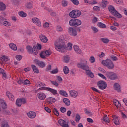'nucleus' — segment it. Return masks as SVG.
Returning <instances> with one entry per match:
<instances>
[{
	"label": "nucleus",
	"mask_w": 127,
	"mask_h": 127,
	"mask_svg": "<svg viewBox=\"0 0 127 127\" xmlns=\"http://www.w3.org/2000/svg\"><path fill=\"white\" fill-rule=\"evenodd\" d=\"M56 50L64 53L66 51V45H65V42L62 38L59 39L58 41H57L55 43Z\"/></svg>",
	"instance_id": "obj_1"
},
{
	"label": "nucleus",
	"mask_w": 127,
	"mask_h": 127,
	"mask_svg": "<svg viewBox=\"0 0 127 127\" xmlns=\"http://www.w3.org/2000/svg\"><path fill=\"white\" fill-rule=\"evenodd\" d=\"M77 66L78 68H80V69H82V70H85L86 73V74L90 77V78H93L94 77V73L91 71L89 69V66L87 64L83 63H78L77 64Z\"/></svg>",
	"instance_id": "obj_2"
},
{
	"label": "nucleus",
	"mask_w": 127,
	"mask_h": 127,
	"mask_svg": "<svg viewBox=\"0 0 127 127\" xmlns=\"http://www.w3.org/2000/svg\"><path fill=\"white\" fill-rule=\"evenodd\" d=\"M102 64L104 65V66H106L107 67L108 69H112L115 68V65L114 64V63L110 59H107L105 61H103L102 62Z\"/></svg>",
	"instance_id": "obj_3"
},
{
	"label": "nucleus",
	"mask_w": 127,
	"mask_h": 127,
	"mask_svg": "<svg viewBox=\"0 0 127 127\" xmlns=\"http://www.w3.org/2000/svg\"><path fill=\"white\" fill-rule=\"evenodd\" d=\"M69 24L70 26L77 27V26H79V25H81V24H82V21L75 18H72L69 20Z\"/></svg>",
	"instance_id": "obj_4"
},
{
	"label": "nucleus",
	"mask_w": 127,
	"mask_h": 127,
	"mask_svg": "<svg viewBox=\"0 0 127 127\" xmlns=\"http://www.w3.org/2000/svg\"><path fill=\"white\" fill-rule=\"evenodd\" d=\"M108 10L117 18H122V15L116 10L115 7L113 6V5H110L108 7Z\"/></svg>",
	"instance_id": "obj_5"
},
{
	"label": "nucleus",
	"mask_w": 127,
	"mask_h": 127,
	"mask_svg": "<svg viewBox=\"0 0 127 127\" xmlns=\"http://www.w3.org/2000/svg\"><path fill=\"white\" fill-rule=\"evenodd\" d=\"M69 15L72 18H77L81 15V11L77 9L72 10L69 12Z\"/></svg>",
	"instance_id": "obj_6"
},
{
	"label": "nucleus",
	"mask_w": 127,
	"mask_h": 127,
	"mask_svg": "<svg viewBox=\"0 0 127 127\" xmlns=\"http://www.w3.org/2000/svg\"><path fill=\"white\" fill-rule=\"evenodd\" d=\"M105 76L110 80H117L118 79V75L114 72H107Z\"/></svg>",
	"instance_id": "obj_7"
},
{
	"label": "nucleus",
	"mask_w": 127,
	"mask_h": 127,
	"mask_svg": "<svg viewBox=\"0 0 127 127\" xmlns=\"http://www.w3.org/2000/svg\"><path fill=\"white\" fill-rule=\"evenodd\" d=\"M97 87L100 90H105L108 87L107 82L103 80H100L97 83Z\"/></svg>",
	"instance_id": "obj_8"
},
{
	"label": "nucleus",
	"mask_w": 127,
	"mask_h": 127,
	"mask_svg": "<svg viewBox=\"0 0 127 127\" xmlns=\"http://www.w3.org/2000/svg\"><path fill=\"white\" fill-rule=\"evenodd\" d=\"M68 32L69 35L71 36H77V29L74 27H69L68 28Z\"/></svg>",
	"instance_id": "obj_9"
},
{
	"label": "nucleus",
	"mask_w": 127,
	"mask_h": 127,
	"mask_svg": "<svg viewBox=\"0 0 127 127\" xmlns=\"http://www.w3.org/2000/svg\"><path fill=\"white\" fill-rule=\"evenodd\" d=\"M34 62H35L36 65H38V66H39V67H40L41 68H44V67H45V66L46 65L45 62L40 61L37 59L34 60Z\"/></svg>",
	"instance_id": "obj_10"
},
{
	"label": "nucleus",
	"mask_w": 127,
	"mask_h": 127,
	"mask_svg": "<svg viewBox=\"0 0 127 127\" xmlns=\"http://www.w3.org/2000/svg\"><path fill=\"white\" fill-rule=\"evenodd\" d=\"M39 38L41 41L43 43H46V42L48 41V39H47V37H46V36H45V35H42V34L40 35L39 36Z\"/></svg>",
	"instance_id": "obj_11"
},
{
	"label": "nucleus",
	"mask_w": 127,
	"mask_h": 127,
	"mask_svg": "<svg viewBox=\"0 0 127 127\" xmlns=\"http://www.w3.org/2000/svg\"><path fill=\"white\" fill-rule=\"evenodd\" d=\"M27 116L30 118V119H34L36 117V113L34 112L30 111L28 112Z\"/></svg>",
	"instance_id": "obj_12"
},
{
	"label": "nucleus",
	"mask_w": 127,
	"mask_h": 127,
	"mask_svg": "<svg viewBox=\"0 0 127 127\" xmlns=\"http://www.w3.org/2000/svg\"><path fill=\"white\" fill-rule=\"evenodd\" d=\"M114 89L115 91L118 92V93L121 92V86L119 83H115L114 85Z\"/></svg>",
	"instance_id": "obj_13"
},
{
	"label": "nucleus",
	"mask_w": 127,
	"mask_h": 127,
	"mask_svg": "<svg viewBox=\"0 0 127 127\" xmlns=\"http://www.w3.org/2000/svg\"><path fill=\"white\" fill-rule=\"evenodd\" d=\"M37 95L38 98H39L40 100H43L45 99V98H46V95L45 94L42 92L38 93Z\"/></svg>",
	"instance_id": "obj_14"
},
{
	"label": "nucleus",
	"mask_w": 127,
	"mask_h": 127,
	"mask_svg": "<svg viewBox=\"0 0 127 127\" xmlns=\"http://www.w3.org/2000/svg\"><path fill=\"white\" fill-rule=\"evenodd\" d=\"M73 48L77 54H82V50H81L78 46L74 45Z\"/></svg>",
	"instance_id": "obj_15"
},
{
	"label": "nucleus",
	"mask_w": 127,
	"mask_h": 127,
	"mask_svg": "<svg viewBox=\"0 0 127 127\" xmlns=\"http://www.w3.org/2000/svg\"><path fill=\"white\" fill-rule=\"evenodd\" d=\"M69 93L71 97H72L73 98H76V97H78V92L75 90H71Z\"/></svg>",
	"instance_id": "obj_16"
},
{
	"label": "nucleus",
	"mask_w": 127,
	"mask_h": 127,
	"mask_svg": "<svg viewBox=\"0 0 127 127\" xmlns=\"http://www.w3.org/2000/svg\"><path fill=\"white\" fill-rule=\"evenodd\" d=\"M38 49H37V47L36 46H34L32 49V53L34 55H37L38 54Z\"/></svg>",
	"instance_id": "obj_17"
},
{
	"label": "nucleus",
	"mask_w": 127,
	"mask_h": 127,
	"mask_svg": "<svg viewBox=\"0 0 127 127\" xmlns=\"http://www.w3.org/2000/svg\"><path fill=\"white\" fill-rule=\"evenodd\" d=\"M6 8V5L3 3V2H0V11H3L5 10Z\"/></svg>",
	"instance_id": "obj_18"
},
{
	"label": "nucleus",
	"mask_w": 127,
	"mask_h": 127,
	"mask_svg": "<svg viewBox=\"0 0 127 127\" xmlns=\"http://www.w3.org/2000/svg\"><path fill=\"white\" fill-rule=\"evenodd\" d=\"M31 67L33 72H34L36 74H38V73H39V69H38V68H37L35 65L32 64Z\"/></svg>",
	"instance_id": "obj_19"
},
{
	"label": "nucleus",
	"mask_w": 127,
	"mask_h": 127,
	"mask_svg": "<svg viewBox=\"0 0 127 127\" xmlns=\"http://www.w3.org/2000/svg\"><path fill=\"white\" fill-rule=\"evenodd\" d=\"M8 98L9 99V100H10V101H12L13 102V101H14V96H13V95H12V94H11L10 92H7L6 93Z\"/></svg>",
	"instance_id": "obj_20"
},
{
	"label": "nucleus",
	"mask_w": 127,
	"mask_h": 127,
	"mask_svg": "<svg viewBox=\"0 0 127 127\" xmlns=\"http://www.w3.org/2000/svg\"><path fill=\"white\" fill-rule=\"evenodd\" d=\"M9 47L12 49V50H14V51H16L17 50V47L16 45L11 43L9 44Z\"/></svg>",
	"instance_id": "obj_21"
},
{
	"label": "nucleus",
	"mask_w": 127,
	"mask_h": 127,
	"mask_svg": "<svg viewBox=\"0 0 127 127\" xmlns=\"http://www.w3.org/2000/svg\"><path fill=\"white\" fill-rule=\"evenodd\" d=\"M63 101L64 102V104H65V106H70V100H69L68 98H64Z\"/></svg>",
	"instance_id": "obj_22"
},
{
	"label": "nucleus",
	"mask_w": 127,
	"mask_h": 127,
	"mask_svg": "<svg viewBox=\"0 0 127 127\" xmlns=\"http://www.w3.org/2000/svg\"><path fill=\"white\" fill-rule=\"evenodd\" d=\"M49 91V92H51V93H52V94H53V95H56V94H57V90L52 89L50 87H48V90Z\"/></svg>",
	"instance_id": "obj_23"
},
{
	"label": "nucleus",
	"mask_w": 127,
	"mask_h": 127,
	"mask_svg": "<svg viewBox=\"0 0 127 127\" xmlns=\"http://www.w3.org/2000/svg\"><path fill=\"white\" fill-rule=\"evenodd\" d=\"M97 26H98V27H100V28H106L107 27V26H106V24L101 22H99L98 23Z\"/></svg>",
	"instance_id": "obj_24"
},
{
	"label": "nucleus",
	"mask_w": 127,
	"mask_h": 127,
	"mask_svg": "<svg viewBox=\"0 0 127 127\" xmlns=\"http://www.w3.org/2000/svg\"><path fill=\"white\" fill-rule=\"evenodd\" d=\"M65 63H68L70 61V57L68 55H65L63 57Z\"/></svg>",
	"instance_id": "obj_25"
},
{
	"label": "nucleus",
	"mask_w": 127,
	"mask_h": 127,
	"mask_svg": "<svg viewBox=\"0 0 127 127\" xmlns=\"http://www.w3.org/2000/svg\"><path fill=\"white\" fill-rule=\"evenodd\" d=\"M59 93L60 95L64 96V97H68V94H67V92L64 90H60Z\"/></svg>",
	"instance_id": "obj_26"
},
{
	"label": "nucleus",
	"mask_w": 127,
	"mask_h": 127,
	"mask_svg": "<svg viewBox=\"0 0 127 127\" xmlns=\"http://www.w3.org/2000/svg\"><path fill=\"white\" fill-rule=\"evenodd\" d=\"M101 41H102L103 43H105V44H107V43L110 42V40L108 38H102L100 39Z\"/></svg>",
	"instance_id": "obj_27"
},
{
	"label": "nucleus",
	"mask_w": 127,
	"mask_h": 127,
	"mask_svg": "<svg viewBox=\"0 0 127 127\" xmlns=\"http://www.w3.org/2000/svg\"><path fill=\"white\" fill-rule=\"evenodd\" d=\"M21 99H17L16 101V105L18 107H21Z\"/></svg>",
	"instance_id": "obj_28"
},
{
	"label": "nucleus",
	"mask_w": 127,
	"mask_h": 127,
	"mask_svg": "<svg viewBox=\"0 0 127 127\" xmlns=\"http://www.w3.org/2000/svg\"><path fill=\"white\" fill-rule=\"evenodd\" d=\"M114 105L116 106L117 108L118 107H121L122 106L120 102L117 100H114Z\"/></svg>",
	"instance_id": "obj_29"
},
{
	"label": "nucleus",
	"mask_w": 127,
	"mask_h": 127,
	"mask_svg": "<svg viewBox=\"0 0 127 127\" xmlns=\"http://www.w3.org/2000/svg\"><path fill=\"white\" fill-rule=\"evenodd\" d=\"M0 106L3 109H6L7 108V105H6V103L5 102H4V101H2L1 103Z\"/></svg>",
	"instance_id": "obj_30"
},
{
	"label": "nucleus",
	"mask_w": 127,
	"mask_h": 127,
	"mask_svg": "<svg viewBox=\"0 0 127 127\" xmlns=\"http://www.w3.org/2000/svg\"><path fill=\"white\" fill-rule=\"evenodd\" d=\"M107 4H108V1H105V0H102V3L101 4L102 7H106V6H107Z\"/></svg>",
	"instance_id": "obj_31"
},
{
	"label": "nucleus",
	"mask_w": 127,
	"mask_h": 127,
	"mask_svg": "<svg viewBox=\"0 0 127 127\" xmlns=\"http://www.w3.org/2000/svg\"><path fill=\"white\" fill-rule=\"evenodd\" d=\"M62 6L65 7L68 5V1L64 0L62 1Z\"/></svg>",
	"instance_id": "obj_32"
},
{
	"label": "nucleus",
	"mask_w": 127,
	"mask_h": 127,
	"mask_svg": "<svg viewBox=\"0 0 127 127\" xmlns=\"http://www.w3.org/2000/svg\"><path fill=\"white\" fill-rule=\"evenodd\" d=\"M64 72L65 75H67L69 73V68L67 66H64Z\"/></svg>",
	"instance_id": "obj_33"
},
{
	"label": "nucleus",
	"mask_w": 127,
	"mask_h": 127,
	"mask_svg": "<svg viewBox=\"0 0 127 127\" xmlns=\"http://www.w3.org/2000/svg\"><path fill=\"white\" fill-rule=\"evenodd\" d=\"M26 6L28 9H30L31 8H32L33 5H32V3L29 2L26 4Z\"/></svg>",
	"instance_id": "obj_34"
},
{
	"label": "nucleus",
	"mask_w": 127,
	"mask_h": 127,
	"mask_svg": "<svg viewBox=\"0 0 127 127\" xmlns=\"http://www.w3.org/2000/svg\"><path fill=\"white\" fill-rule=\"evenodd\" d=\"M44 55H45V52L42 51L40 54V57H41L42 59H45L46 58V57H45Z\"/></svg>",
	"instance_id": "obj_35"
},
{
	"label": "nucleus",
	"mask_w": 127,
	"mask_h": 127,
	"mask_svg": "<svg viewBox=\"0 0 127 127\" xmlns=\"http://www.w3.org/2000/svg\"><path fill=\"white\" fill-rule=\"evenodd\" d=\"M19 15H20V16H22V17H26L27 16L26 13L23 11L20 12Z\"/></svg>",
	"instance_id": "obj_36"
},
{
	"label": "nucleus",
	"mask_w": 127,
	"mask_h": 127,
	"mask_svg": "<svg viewBox=\"0 0 127 127\" xmlns=\"http://www.w3.org/2000/svg\"><path fill=\"white\" fill-rule=\"evenodd\" d=\"M103 120L104 122H106V123H110V119L107 117L106 115H104V117L103 118Z\"/></svg>",
	"instance_id": "obj_37"
},
{
	"label": "nucleus",
	"mask_w": 127,
	"mask_h": 127,
	"mask_svg": "<svg viewBox=\"0 0 127 127\" xmlns=\"http://www.w3.org/2000/svg\"><path fill=\"white\" fill-rule=\"evenodd\" d=\"M59 124L62 127L63 125H64V124H66V121L63 120H59Z\"/></svg>",
	"instance_id": "obj_38"
},
{
	"label": "nucleus",
	"mask_w": 127,
	"mask_h": 127,
	"mask_svg": "<svg viewBox=\"0 0 127 127\" xmlns=\"http://www.w3.org/2000/svg\"><path fill=\"white\" fill-rule=\"evenodd\" d=\"M53 113L55 116H57V117L59 116V112H58V110H57V109L54 108L53 109Z\"/></svg>",
	"instance_id": "obj_39"
},
{
	"label": "nucleus",
	"mask_w": 127,
	"mask_h": 127,
	"mask_svg": "<svg viewBox=\"0 0 127 127\" xmlns=\"http://www.w3.org/2000/svg\"><path fill=\"white\" fill-rule=\"evenodd\" d=\"M113 122L116 126L120 125V121L119 120V118L113 120Z\"/></svg>",
	"instance_id": "obj_40"
},
{
	"label": "nucleus",
	"mask_w": 127,
	"mask_h": 127,
	"mask_svg": "<svg viewBox=\"0 0 127 127\" xmlns=\"http://www.w3.org/2000/svg\"><path fill=\"white\" fill-rule=\"evenodd\" d=\"M30 81L28 79L23 80V85H29Z\"/></svg>",
	"instance_id": "obj_41"
},
{
	"label": "nucleus",
	"mask_w": 127,
	"mask_h": 127,
	"mask_svg": "<svg viewBox=\"0 0 127 127\" xmlns=\"http://www.w3.org/2000/svg\"><path fill=\"white\" fill-rule=\"evenodd\" d=\"M74 5H79V0H70Z\"/></svg>",
	"instance_id": "obj_42"
},
{
	"label": "nucleus",
	"mask_w": 127,
	"mask_h": 127,
	"mask_svg": "<svg viewBox=\"0 0 127 127\" xmlns=\"http://www.w3.org/2000/svg\"><path fill=\"white\" fill-rule=\"evenodd\" d=\"M72 44L71 43H68L67 44V47L66 48L67 50L70 51L72 49Z\"/></svg>",
	"instance_id": "obj_43"
},
{
	"label": "nucleus",
	"mask_w": 127,
	"mask_h": 127,
	"mask_svg": "<svg viewBox=\"0 0 127 127\" xmlns=\"http://www.w3.org/2000/svg\"><path fill=\"white\" fill-rule=\"evenodd\" d=\"M60 111L61 112V113H66V111H67V109L65 107H61L60 109Z\"/></svg>",
	"instance_id": "obj_44"
},
{
	"label": "nucleus",
	"mask_w": 127,
	"mask_h": 127,
	"mask_svg": "<svg viewBox=\"0 0 127 127\" xmlns=\"http://www.w3.org/2000/svg\"><path fill=\"white\" fill-rule=\"evenodd\" d=\"M51 83L53 84L56 86V87H58L59 86V84L57 83V82L54 81V80H50Z\"/></svg>",
	"instance_id": "obj_45"
},
{
	"label": "nucleus",
	"mask_w": 127,
	"mask_h": 127,
	"mask_svg": "<svg viewBox=\"0 0 127 127\" xmlns=\"http://www.w3.org/2000/svg\"><path fill=\"white\" fill-rule=\"evenodd\" d=\"M1 60H2L3 61H4L5 62H7V61H8V58H7V57H5L4 56H3L1 58Z\"/></svg>",
	"instance_id": "obj_46"
},
{
	"label": "nucleus",
	"mask_w": 127,
	"mask_h": 127,
	"mask_svg": "<svg viewBox=\"0 0 127 127\" xmlns=\"http://www.w3.org/2000/svg\"><path fill=\"white\" fill-rule=\"evenodd\" d=\"M37 87H43L45 86V84L41 82H39L37 83Z\"/></svg>",
	"instance_id": "obj_47"
},
{
	"label": "nucleus",
	"mask_w": 127,
	"mask_h": 127,
	"mask_svg": "<svg viewBox=\"0 0 127 127\" xmlns=\"http://www.w3.org/2000/svg\"><path fill=\"white\" fill-rule=\"evenodd\" d=\"M4 20H6V19L4 17L0 16V24H2Z\"/></svg>",
	"instance_id": "obj_48"
},
{
	"label": "nucleus",
	"mask_w": 127,
	"mask_h": 127,
	"mask_svg": "<svg viewBox=\"0 0 127 127\" xmlns=\"http://www.w3.org/2000/svg\"><path fill=\"white\" fill-rule=\"evenodd\" d=\"M110 58L111 60H112V61H117L118 60V58L114 55L111 56L110 57Z\"/></svg>",
	"instance_id": "obj_49"
},
{
	"label": "nucleus",
	"mask_w": 127,
	"mask_h": 127,
	"mask_svg": "<svg viewBox=\"0 0 127 127\" xmlns=\"http://www.w3.org/2000/svg\"><path fill=\"white\" fill-rule=\"evenodd\" d=\"M26 49L27 51L29 52V53H31L32 51V48L30 47V46H28L26 47Z\"/></svg>",
	"instance_id": "obj_50"
},
{
	"label": "nucleus",
	"mask_w": 127,
	"mask_h": 127,
	"mask_svg": "<svg viewBox=\"0 0 127 127\" xmlns=\"http://www.w3.org/2000/svg\"><path fill=\"white\" fill-rule=\"evenodd\" d=\"M85 114H86V115H87V116H89V117H91V116H92V113L90 111H89L88 110H87V109H86L85 111Z\"/></svg>",
	"instance_id": "obj_51"
},
{
	"label": "nucleus",
	"mask_w": 127,
	"mask_h": 127,
	"mask_svg": "<svg viewBox=\"0 0 127 127\" xmlns=\"http://www.w3.org/2000/svg\"><path fill=\"white\" fill-rule=\"evenodd\" d=\"M81 120V116H80V115L79 114H76V117H75V121L76 122H79Z\"/></svg>",
	"instance_id": "obj_52"
},
{
	"label": "nucleus",
	"mask_w": 127,
	"mask_h": 127,
	"mask_svg": "<svg viewBox=\"0 0 127 127\" xmlns=\"http://www.w3.org/2000/svg\"><path fill=\"white\" fill-rule=\"evenodd\" d=\"M93 9L95 11H100V8L98 6H95L93 7Z\"/></svg>",
	"instance_id": "obj_53"
},
{
	"label": "nucleus",
	"mask_w": 127,
	"mask_h": 127,
	"mask_svg": "<svg viewBox=\"0 0 127 127\" xmlns=\"http://www.w3.org/2000/svg\"><path fill=\"white\" fill-rule=\"evenodd\" d=\"M2 24H3V25H5V26H6V25H7V26H10V24H8V21L6 20H4Z\"/></svg>",
	"instance_id": "obj_54"
},
{
	"label": "nucleus",
	"mask_w": 127,
	"mask_h": 127,
	"mask_svg": "<svg viewBox=\"0 0 127 127\" xmlns=\"http://www.w3.org/2000/svg\"><path fill=\"white\" fill-rule=\"evenodd\" d=\"M16 59L17 60H18L19 61H20V60H21V59H22V56H21L20 55H16Z\"/></svg>",
	"instance_id": "obj_55"
},
{
	"label": "nucleus",
	"mask_w": 127,
	"mask_h": 127,
	"mask_svg": "<svg viewBox=\"0 0 127 127\" xmlns=\"http://www.w3.org/2000/svg\"><path fill=\"white\" fill-rule=\"evenodd\" d=\"M51 74H57L58 73V69L56 68L55 69H53L52 71H51Z\"/></svg>",
	"instance_id": "obj_56"
},
{
	"label": "nucleus",
	"mask_w": 127,
	"mask_h": 127,
	"mask_svg": "<svg viewBox=\"0 0 127 127\" xmlns=\"http://www.w3.org/2000/svg\"><path fill=\"white\" fill-rule=\"evenodd\" d=\"M57 31H63V28L61 26H58L57 27Z\"/></svg>",
	"instance_id": "obj_57"
},
{
	"label": "nucleus",
	"mask_w": 127,
	"mask_h": 127,
	"mask_svg": "<svg viewBox=\"0 0 127 127\" xmlns=\"http://www.w3.org/2000/svg\"><path fill=\"white\" fill-rule=\"evenodd\" d=\"M91 28L93 31H94V33H97V32L99 31V30H98V28H96L95 27H92Z\"/></svg>",
	"instance_id": "obj_58"
},
{
	"label": "nucleus",
	"mask_w": 127,
	"mask_h": 127,
	"mask_svg": "<svg viewBox=\"0 0 127 127\" xmlns=\"http://www.w3.org/2000/svg\"><path fill=\"white\" fill-rule=\"evenodd\" d=\"M52 66L51 64H48L47 68H46V71L48 72V71H50L51 70Z\"/></svg>",
	"instance_id": "obj_59"
},
{
	"label": "nucleus",
	"mask_w": 127,
	"mask_h": 127,
	"mask_svg": "<svg viewBox=\"0 0 127 127\" xmlns=\"http://www.w3.org/2000/svg\"><path fill=\"white\" fill-rule=\"evenodd\" d=\"M98 75L99 76V77H101V78L104 79V80H107V77H106V76H105V75H104L103 74L98 73Z\"/></svg>",
	"instance_id": "obj_60"
},
{
	"label": "nucleus",
	"mask_w": 127,
	"mask_h": 127,
	"mask_svg": "<svg viewBox=\"0 0 127 127\" xmlns=\"http://www.w3.org/2000/svg\"><path fill=\"white\" fill-rule=\"evenodd\" d=\"M57 80L59 81V83L60 84H61V83L62 82V81H63V79H62V78L59 76H57Z\"/></svg>",
	"instance_id": "obj_61"
},
{
	"label": "nucleus",
	"mask_w": 127,
	"mask_h": 127,
	"mask_svg": "<svg viewBox=\"0 0 127 127\" xmlns=\"http://www.w3.org/2000/svg\"><path fill=\"white\" fill-rule=\"evenodd\" d=\"M91 89L94 92H96V93H100V91H99V90H98L97 88H96L94 87H91Z\"/></svg>",
	"instance_id": "obj_62"
},
{
	"label": "nucleus",
	"mask_w": 127,
	"mask_h": 127,
	"mask_svg": "<svg viewBox=\"0 0 127 127\" xmlns=\"http://www.w3.org/2000/svg\"><path fill=\"white\" fill-rule=\"evenodd\" d=\"M52 53L50 50H46L45 52V54H46L47 55H48V56H50V55L52 54Z\"/></svg>",
	"instance_id": "obj_63"
},
{
	"label": "nucleus",
	"mask_w": 127,
	"mask_h": 127,
	"mask_svg": "<svg viewBox=\"0 0 127 127\" xmlns=\"http://www.w3.org/2000/svg\"><path fill=\"white\" fill-rule=\"evenodd\" d=\"M45 110L47 112V113H51V109H50L49 108L47 107H45Z\"/></svg>",
	"instance_id": "obj_64"
}]
</instances>
